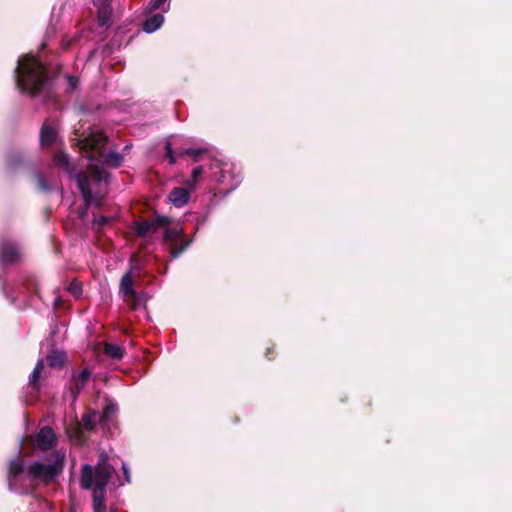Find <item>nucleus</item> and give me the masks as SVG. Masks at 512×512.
Instances as JSON below:
<instances>
[{
	"label": "nucleus",
	"mask_w": 512,
	"mask_h": 512,
	"mask_svg": "<svg viewBox=\"0 0 512 512\" xmlns=\"http://www.w3.org/2000/svg\"><path fill=\"white\" fill-rule=\"evenodd\" d=\"M15 84L21 93L37 97L45 93V102L54 100L51 92L52 77L47 66L32 54L22 55L15 68Z\"/></svg>",
	"instance_id": "1"
},
{
	"label": "nucleus",
	"mask_w": 512,
	"mask_h": 512,
	"mask_svg": "<svg viewBox=\"0 0 512 512\" xmlns=\"http://www.w3.org/2000/svg\"><path fill=\"white\" fill-rule=\"evenodd\" d=\"M63 467L64 455L57 453L52 464H44L40 461H34L27 469H25L24 459L21 453H19L8 462L7 484L11 491L21 490V493H27V488L22 483V474L25 471L31 482L41 481L44 484H50L60 475Z\"/></svg>",
	"instance_id": "2"
},
{
	"label": "nucleus",
	"mask_w": 512,
	"mask_h": 512,
	"mask_svg": "<svg viewBox=\"0 0 512 512\" xmlns=\"http://www.w3.org/2000/svg\"><path fill=\"white\" fill-rule=\"evenodd\" d=\"M114 469L104 460L95 467L85 464L81 468L80 486L84 490L92 489L93 512H106V487Z\"/></svg>",
	"instance_id": "3"
},
{
	"label": "nucleus",
	"mask_w": 512,
	"mask_h": 512,
	"mask_svg": "<svg viewBox=\"0 0 512 512\" xmlns=\"http://www.w3.org/2000/svg\"><path fill=\"white\" fill-rule=\"evenodd\" d=\"M107 142L108 138L104 133L92 131L87 137L79 141V148L87 159L94 160L96 157H104L105 165L119 168L122 165L123 156L117 152H110L105 155L104 148Z\"/></svg>",
	"instance_id": "4"
},
{
	"label": "nucleus",
	"mask_w": 512,
	"mask_h": 512,
	"mask_svg": "<svg viewBox=\"0 0 512 512\" xmlns=\"http://www.w3.org/2000/svg\"><path fill=\"white\" fill-rule=\"evenodd\" d=\"M22 445L26 450L25 455L31 456L35 449L43 452L53 449L57 445V436L50 426H43L36 436L26 435Z\"/></svg>",
	"instance_id": "5"
},
{
	"label": "nucleus",
	"mask_w": 512,
	"mask_h": 512,
	"mask_svg": "<svg viewBox=\"0 0 512 512\" xmlns=\"http://www.w3.org/2000/svg\"><path fill=\"white\" fill-rule=\"evenodd\" d=\"M184 229L182 227L165 226L163 245L169 251L171 259H177L193 242V238H184Z\"/></svg>",
	"instance_id": "6"
},
{
	"label": "nucleus",
	"mask_w": 512,
	"mask_h": 512,
	"mask_svg": "<svg viewBox=\"0 0 512 512\" xmlns=\"http://www.w3.org/2000/svg\"><path fill=\"white\" fill-rule=\"evenodd\" d=\"M119 291L123 294L124 301L131 308V310L136 311L143 307V304L137 298L131 271H127L122 275L119 283Z\"/></svg>",
	"instance_id": "7"
},
{
	"label": "nucleus",
	"mask_w": 512,
	"mask_h": 512,
	"mask_svg": "<svg viewBox=\"0 0 512 512\" xmlns=\"http://www.w3.org/2000/svg\"><path fill=\"white\" fill-rule=\"evenodd\" d=\"M171 224V219L166 216L156 215L153 219H141L139 221H135L133 225V229L137 236L145 237L149 233L156 231L159 228H163L165 226H169Z\"/></svg>",
	"instance_id": "8"
},
{
	"label": "nucleus",
	"mask_w": 512,
	"mask_h": 512,
	"mask_svg": "<svg viewBox=\"0 0 512 512\" xmlns=\"http://www.w3.org/2000/svg\"><path fill=\"white\" fill-rule=\"evenodd\" d=\"M22 252L18 243L9 239L0 241V261L2 265H15L21 262Z\"/></svg>",
	"instance_id": "9"
},
{
	"label": "nucleus",
	"mask_w": 512,
	"mask_h": 512,
	"mask_svg": "<svg viewBox=\"0 0 512 512\" xmlns=\"http://www.w3.org/2000/svg\"><path fill=\"white\" fill-rule=\"evenodd\" d=\"M75 181L84 200V208L80 214V216L83 217L93 203V193L90 187V180L88 179V175L85 171H79L75 175Z\"/></svg>",
	"instance_id": "10"
},
{
	"label": "nucleus",
	"mask_w": 512,
	"mask_h": 512,
	"mask_svg": "<svg viewBox=\"0 0 512 512\" xmlns=\"http://www.w3.org/2000/svg\"><path fill=\"white\" fill-rule=\"evenodd\" d=\"M58 132L51 124L50 119H46L40 129L39 141L42 147H50L57 139Z\"/></svg>",
	"instance_id": "11"
},
{
	"label": "nucleus",
	"mask_w": 512,
	"mask_h": 512,
	"mask_svg": "<svg viewBox=\"0 0 512 512\" xmlns=\"http://www.w3.org/2000/svg\"><path fill=\"white\" fill-rule=\"evenodd\" d=\"M192 191L187 185L186 187H175L170 191L168 198L175 207L180 208L188 204Z\"/></svg>",
	"instance_id": "12"
},
{
	"label": "nucleus",
	"mask_w": 512,
	"mask_h": 512,
	"mask_svg": "<svg viewBox=\"0 0 512 512\" xmlns=\"http://www.w3.org/2000/svg\"><path fill=\"white\" fill-rule=\"evenodd\" d=\"M41 373L33 371L29 375V380L27 387L30 389V391L27 393V402L33 404L35 403L41 392V383H40Z\"/></svg>",
	"instance_id": "13"
},
{
	"label": "nucleus",
	"mask_w": 512,
	"mask_h": 512,
	"mask_svg": "<svg viewBox=\"0 0 512 512\" xmlns=\"http://www.w3.org/2000/svg\"><path fill=\"white\" fill-rule=\"evenodd\" d=\"M91 375L92 371L87 367L84 368L80 373L72 374L73 385L71 388V392L74 396V399H76L79 393L84 389V387L90 380Z\"/></svg>",
	"instance_id": "14"
},
{
	"label": "nucleus",
	"mask_w": 512,
	"mask_h": 512,
	"mask_svg": "<svg viewBox=\"0 0 512 512\" xmlns=\"http://www.w3.org/2000/svg\"><path fill=\"white\" fill-rule=\"evenodd\" d=\"M53 162L57 167L62 168L66 173H68L71 178L75 179V175L78 172H76V167L73 163H71L70 157L66 152H56L53 155Z\"/></svg>",
	"instance_id": "15"
},
{
	"label": "nucleus",
	"mask_w": 512,
	"mask_h": 512,
	"mask_svg": "<svg viewBox=\"0 0 512 512\" xmlns=\"http://www.w3.org/2000/svg\"><path fill=\"white\" fill-rule=\"evenodd\" d=\"M27 158L23 151H12L7 155L6 165L10 171H16L26 165Z\"/></svg>",
	"instance_id": "16"
},
{
	"label": "nucleus",
	"mask_w": 512,
	"mask_h": 512,
	"mask_svg": "<svg viewBox=\"0 0 512 512\" xmlns=\"http://www.w3.org/2000/svg\"><path fill=\"white\" fill-rule=\"evenodd\" d=\"M47 363L52 369H61L64 367L67 355L61 350H52L46 357Z\"/></svg>",
	"instance_id": "17"
},
{
	"label": "nucleus",
	"mask_w": 512,
	"mask_h": 512,
	"mask_svg": "<svg viewBox=\"0 0 512 512\" xmlns=\"http://www.w3.org/2000/svg\"><path fill=\"white\" fill-rule=\"evenodd\" d=\"M116 412H117V405L115 403H113L112 401H107L104 406V409L98 419L100 426L103 428L108 427L112 421V417L116 414Z\"/></svg>",
	"instance_id": "18"
},
{
	"label": "nucleus",
	"mask_w": 512,
	"mask_h": 512,
	"mask_svg": "<svg viewBox=\"0 0 512 512\" xmlns=\"http://www.w3.org/2000/svg\"><path fill=\"white\" fill-rule=\"evenodd\" d=\"M87 175L91 176L94 182L100 183L102 181L107 182L110 177V173L105 171L101 166L95 163H90L87 166Z\"/></svg>",
	"instance_id": "19"
},
{
	"label": "nucleus",
	"mask_w": 512,
	"mask_h": 512,
	"mask_svg": "<svg viewBox=\"0 0 512 512\" xmlns=\"http://www.w3.org/2000/svg\"><path fill=\"white\" fill-rule=\"evenodd\" d=\"M112 11V6L109 2L101 3L97 11V22L99 27H104L110 23Z\"/></svg>",
	"instance_id": "20"
},
{
	"label": "nucleus",
	"mask_w": 512,
	"mask_h": 512,
	"mask_svg": "<svg viewBox=\"0 0 512 512\" xmlns=\"http://www.w3.org/2000/svg\"><path fill=\"white\" fill-rule=\"evenodd\" d=\"M164 22V17L161 14H154L147 18L143 23V30L147 33L156 31Z\"/></svg>",
	"instance_id": "21"
},
{
	"label": "nucleus",
	"mask_w": 512,
	"mask_h": 512,
	"mask_svg": "<svg viewBox=\"0 0 512 512\" xmlns=\"http://www.w3.org/2000/svg\"><path fill=\"white\" fill-rule=\"evenodd\" d=\"M83 427L79 421H75L70 427L67 428L68 436L78 442L79 444H83L86 441V437L83 433Z\"/></svg>",
	"instance_id": "22"
},
{
	"label": "nucleus",
	"mask_w": 512,
	"mask_h": 512,
	"mask_svg": "<svg viewBox=\"0 0 512 512\" xmlns=\"http://www.w3.org/2000/svg\"><path fill=\"white\" fill-rule=\"evenodd\" d=\"M97 413L94 410L86 411L81 418V425L86 431H92L96 427Z\"/></svg>",
	"instance_id": "23"
},
{
	"label": "nucleus",
	"mask_w": 512,
	"mask_h": 512,
	"mask_svg": "<svg viewBox=\"0 0 512 512\" xmlns=\"http://www.w3.org/2000/svg\"><path fill=\"white\" fill-rule=\"evenodd\" d=\"M104 352L107 356L114 360H120L123 358L125 350L122 346L112 343L105 344Z\"/></svg>",
	"instance_id": "24"
},
{
	"label": "nucleus",
	"mask_w": 512,
	"mask_h": 512,
	"mask_svg": "<svg viewBox=\"0 0 512 512\" xmlns=\"http://www.w3.org/2000/svg\"><path fill=\"white\" fill-rule=\"evenodd\" d=\"M203 174V167L197 166L192 171V177L186 182V185L190 187V190H194L200 177Z\"/></svg>",
	"instance_id": "25"
},
{
	"label": "nucleus",
	"mask_w": 512,
	"mask_h": 512,
	"mask_svg": "<svg viewBox=\"0 0 512 512\" xmlns=\"http://www.w3.org/2000/svg\"><path fill=\"white\" fill-rule=\"evenodd\" d=\"M111 222H112V218L106 217V216H101L100 218L93 220L92 228L96 232H101L103 227L105 225L110 224Z\"/></svg>",
	"instance_id": "26"
},
{
	"label": "nucleus",
	"mask_w": 512,
	"mask_h": 512,
	"mask_svg": "<svg viewBox=\"0 0 512 512\" xmlns=\"http://www.w3.org/2000/svg\"><path fill=\"white\" fill-rule=\"evenodd\" d=\"M68 292L72 294L74 297L78 298L82 294V284L78 280L74 279L70 282L68 288Z\"/></svg>",
	"instance_id": "27"
},
{
	"label": "nucleus",
	"mask_w": 512,
	"mask_h": 512,
	"mask_svg": "<svg viewBox=\"0 0 512 512\" xmlns=\"http://www.w3.org/2000/svg\"><path fill=\"white\" fill-rule=\"evenodd\" d=\"M206 152V148H186V155L191 157L195 162L199 161Z\"/></svg>",
	"instance_id": "28"
},
{
	"label": "nucleus",
	"mask_w": 512,
	"mask_h": 512,
	"mask_svg": "<svg viewBox=\"0 0 512 512\" xmlns=\"http://www.w3.org/2000/svg\"><path fill=\"white\" fill-rule=\"evenodd\" d=\"M165 151V158L168 159L170 165H174L176 163L177 153L172 149L171 142L167 141L165 143Z\"/></svg>",
	"instance_id": "29"
},
{
	"label": "nucleus",
	"mask_w": 512,
	"mask_h": 512,
	"mask_svg": "<svg viewBox=\"0 0 512 512\" xmlns=\"http://www.w3.org/2000/svg\"><path fill=\"white\" fill-rule=\"evenodd\" d=\"M36 181H37V187L39 190L44 191V192L50 191L51 187L43 175L38 174L36 176Z\"/></svg>",
	"instance_id": "30"
},
{
	"label": "nucleus",
	"mask_w": 512,
	"mask_h": 512,
	"mask_svg": "<svg viewBox=\"0 0 512 512\" xmlns=\"http://www.w3.org/2000/svg\"><path fill=\"white\" fill-rule=\"evenodd\" d=\"M165 2L166 0H150L148 4V9L150 12L155 11L159 9Z\"/></svg>",
	"instance_id": "31"
},
{
	"label": "nucleus",
	"mask_w": 512,
	"mask_h": 512,
	"mask_svg": "<svg viewBox=\"0 0 512 512\" xmlns=\"http://www.w3.org/2000/svg\"><path fill=\"white\" fill-rule=\"evenodd\" d=\"M69 90L74 91L79 85V79L76 76H67Z\"/></svg>",
	"instance_id": "32"
},
{
	"label": "nucleus",
	"mask_w": 512,
	"mask_h": 512,
	"mask_svg": "<svg viewBox=\"0 0 512 512\" xmlns=\"http://www.w3.org/2000/svg\"><path fill=\"white\" fill-rule=\"evenodd\" d=\"M137 298L140 300V302L143 304V307L146 308V303L149 299V296L146 292H137L136 291Z\"/></svg>",
	"instance_id": "33"
},
{
	"label": "nucleus",
	"mask_w": 512,
	"mask_h": 512,
	"mask_svg": "<svg viewBox=\"0 0 512 512\" xmlns=\"http://www.w3.org/2000/svg\"><path fill=\"white\" fill-rule=\"evenodd\" d=\"M264 356L265 358H267L268 360H273L275 358V349L274 347H267L265 352H264Z\"/></svg>",
	"instance_id": "34"
},
{
	"label": "nucleus",
	"mask_w": 512,
	"mask_h": 512,
	"mask_svg": "<svg viewBox=\"0 0 512 512\" xmlns=\"http://www.w3.org/2000/svg\"><path fill=\"white\" fill-rule=\"evenodd\" d=\"M128 271L132 272V277L134 278L135 275H140L141 274V266H140L139 263L138 264H132Z\"/></svg>",
	"instance_id": "35"
},
{
	"label": "nucleus",
	"mask_w": 512,
	"mask_h": 512,
	"mask_svg": "<svg viewBox=\"0 0 512 512\" xmlns=\"http://www.w3.org/2000/svg\"><path fill=\"white\" fill-rule=\"evenodd\" d=\"M44 366H45V365H44V360H43V359H40V360L36 363V365H35V367H34L33 371H36V372L42 373V371H43V369H44Z\"/></svg>",
	"instance_id": "36"
},
{
	"label": "nucleus",
	"mask_w": 512,
	"mask_h": 512,
	"mask_svg": "<svg viewBox=\"0 0 512 512\" xmlns=\"http://www.w3.org/2000/svg\"><path fill=\"white\" fill-rule=\"evenodd\" d=\"M123 475L125 477V480L129 483L131 481V475L129 473V469L126 467L125 464L122 466Z\"/></svg>",
	"instance_id": "37"
},
{
	"label": "nucleus",
	"mask_w": 512,
	"mask_h": 512,
	"mask_svg": "<svg viewBox=\"0 0 512 512\" xmlns=\"http://www.w3.org/2000/svg\"><path fill=\"white\" fill-rule=\"evenodd\" d=\"M130 262H131V265L139 263V255H138V253H134V254L131 255Z\"/></svg>",
	"instance_id": "38"
},
{
	"label": "nucleus",
	"mask_w": 512,
	"mask_h": 512,
	"mask_svg": "<svg viewBox=\"0 0 512 512\" xmlns=\"http://www.w3.org/2000/svg\"><path fill=\"white\" fill-rule=\"evenodd\" d=\"M176 153H177V157H179V158H183V157L187 156L186 148H179V149H177Z\"/></svg>",
	"instance_id": "39"
},
{
	"label": "nucleus",
	"mask_w": 512,
	"mask_h": 512,
	"mask_svg": "<svg viewBox=\"0 0 512 512\" xmlns=\"http://www.w3.org/2000/svg\"><path fill=\"white\" fill-rule=\"evenodd\" d=\"M92 204H94V205H95V206H97V207H101V206H102V201H101V199H99V198H95V197L93 196V203H92Z\"/></svg>",
	"instance_id": "40"
},
{
	"label": "nucleus",
	"mask_w": 512,
	"mask_h": 512,
	"mask_svg": "<svg viewBox=\"0 0 512 512\" xmlns=\"http://www.w3.org/2000/svg\"><path fill=\"white\" fill-rule=\"evenodd\" d=\"M106 2H109L111 4V0H102L101 3H106Z\"/></svg>",
	"instance_id": "41"
},
{
	"label": "nucleus",
	"mask_w": 512,
	"mask_h": 512,
	"mask_svg": "<svg viewBox=\"0 0 512 512\" xmlns=\"http://www.w3.org/2000/svg\"><path fill=\"white\" fill-rule=\"evenodd\" d=\"M28 284H29V285H32V286H35V283H34V282H32V281H29V283H28Z\"/></svg>",
	"instance_id": "42"
}]
</instances>
